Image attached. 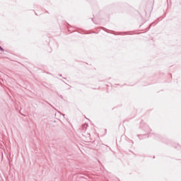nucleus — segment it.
Here are the masks:
<instances>
[{
  "instance_id": "nucleus-1",
  "label": "nucleus",
  "mask_w": 181,
  "mask_h": 181,
  "mask_svg": "<svg viewBox=\"0 0 181 181\" xmlns=\"http://www.w3.org/2000/svg\"><path fill=\"white\" fill-rule=\"evenodd\" d=\"M0 50H1V52H4V48L1 47H0Z\"/></svg>"
}]
</instances>
